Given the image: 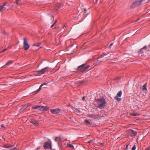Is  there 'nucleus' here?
I'll use <instances>...</instances> for the list:
<instances>
[{
    "label": "nucleus",
    "mask_w": 150,
    "mask_h": 150,
    "mask_svg": "<svg viewBox=\"0 0 150 150\" xmlns=\"http://www.w3.org/2000/svg\"><path fill=\"white\" fill-rule=\"evenodd\" d=\"M86 65V64L84 63L78 66L77 69V71L81 73H83L84 72L90 67V66L89 65H88L86 66H85Z\"/></svg>",
    "instance_id": "obj_1"
},
{
    "label": "nucleus",
    "mask_w": 150,
    "mask_h": 150,
    "mask_svg": "<svg viewBox=\"0 0 150 150\" xmlns=\"http://www.w3.org/2000/svg\"><path fill=\"white\" fill-rule=\"evenodd\" d=\"M106 103L105 99L104 98L99 99L97 101L98 107L100 109L104 108Z\"/></svg>",
    "instance_id": "obj_2"
},
{
    "label": "nucleus",
    "mask_w": 150,
    "mask_h": 150,
    "mask_svg": "<svg viewBox=\"0 0 150 150\" xmlns=\"http://www.w3.org/2000/svg\"><path fill=\"white\" fill-rule=\"evenodd\" d=\"M108 53L105 54V53H103L102 54L100 55L99 57L98 58L97 62L94 63L93 65H98L101 62H104V58H102L104 57V56L107 55L108 54Z\"/></svg>",
    "instance_id": "obj_3"
},
{
    "label": "nucleus",
    "mask_w": 150,
    "mask_h": 150,
    "mask_svg": "<svg viewBox=\"0 0 150 150\" xmlns=\"http://www.w3.org/2000/svg\"><path fill=\"white\" fill-rule=\"evenodd\" d=\"M144 2V0H138L133 3L131 6V7L132 8H134L136 7L142 5Z\"/></svg>",
    "instance_id": "obj_4"
},
{
    "label": "nucleus",
    "mask_w": 150,
    "mask_h": 150,
    "mask_svg": "<svg viewBox=\"0 0 150 150\" xmlns=\"http://www.w3.org/2000/svg\"><path fill=\"white\" fill-rule=\"evenodd\" d=\"M13 146L7 144L3 145V147L6 148L8 150H11L13 149L14 150H18L16 147L13 148Z\"/></svg>",
    "instance_id": "obj_5"
},
{
    "label": "nucleus",
    "mask_w": 150,
    "mask_h": 150,
    "mask_svg": "<svg viewBox=\"0 0 150 150\" xmlns=\"http://www.w3.org/2000/svg\"><path fill=\"white\" fill-rule=\"evenodd\" d=\"M30 47V45H28L27 40L25 38H24L23 48L25 50H28Z\"/></svg>",
    "instance_id": "obj_6"
},
{
    "label": "nucleus",
    "mask_w": 150,
    "mask_h": 150,
    "mask_svg": "<svg viewBox=\"0 0 150 150\" xmlns=\"http://www.w3.org/2000/svg\"><path fill=\"white\" fill-rule=\"evenodd\" d=\"M49 67H46L40 71H36V72H40L42 74H44L45 72H47L49 71Z\"/></svg>",
    "instance_id": "obj_7"
},
{
    "label": "nucleus",
    "mask_w": 150,
    "mask_h": 150,
    "mask_svg": "<svg viewBox=\"0 0 150 150\" xmlns=\"http://www.w3.org/2000/svg\"><path fill=\"white\" fill-rule=\"evenodd\" d=\"M50 111L51 113L53 114H57L59 113L60 112V110L58 108L50 109Z\"/></svg>",
    "instance_id": "obj_8"
},
{
    "label": "nucleus",
    "mask_w": 150,
    "mask_h": 150,
    "mask_svg": "<svg viewBox=\"0 0 150 150\" xmlns=\"http://www.w3.org/2000/svg\"><path fill=\"white\" fill-rule=\"evenodd\" d=\"M39 110L41 111H47L48 109L49 108L47 107L42 106L39 105Z\"/></svg>",
    "instance_id": "obj_9"
},
{
    "label": "nucleus",
    "mask_w": 150,
    "mask_h": 150,
    "mask_svg": "<svg viewBox=\"0 0 150 150\" xmlns=\"http://www.w3.org/2000/svg\"><path fill=\"white\" fill-rule=\"evenodd\" d=\"M44 147L45 148L47 149H51L52 148L51 144L50 143H49L47 142H46L44 143Z\"/></svg>",
    "instance_id": "obj_10"
},
{
    "label": "nucleus",
    "mask_w": 150,
    "mask_h": 150,
    "mask_svg": "<svg viewBox=\"0 0 150 150\" xmlns=\"http://www.w3.org/2000/svg\"><path fill=\"white\" fill-rule=\"evenodd\" d=\"M13 62V61L12 60L9 61L8 62L5 64L1 68H6L7 66L10 65Z\"/></svg>",
    "instance_id": "obj_11"
},
{
    "label": "nucleus",
    "mask_w": 150,
    "mask_h": 150,
    "mask_svg": "<svg viewBox=\"0 0 150 150\" xmlns=\"http://www.w3.org/2000/svg\"><path fill=\"white\" fill-rule=\"evenodd\" d=\"M89 117L93 118H98L99 117V115L98 114H97V115L89 114Z\"/></svg>",
    "instance_id": "obj_12"
},
{
    "label": "nucleus",
    "mask_w": 150,
    "mask_h": 150,
    "mask_svg": "<svg viewBox=\"0 0 150 150\" xmlns=\"http://www.w3.org/2000/svg\"><path fill=\"white\" fill-rule=\"evenodd\" d=\"M147 47L146 45L145 46L142 48L139 51V52H146L147 49Z\"/></svg>",
    "instance_id": "obj_13"
},
{
    "label": "nucleus",
    "mask_w": 150,
    "mask_h": 150,
    "mask_svg": "<svg viewBox=\"0 0 150 150\" xmlns=\"http://www.w3.org/2000/svg\"><path fill=\"white\" fill-rule=\"evenodd\" d=\"M130 133L132 135H133L134 136H136L137 135V132L135 131H134L133 130H131L129 131Z\"/></svg>",
    "instance_id": "obj_14"
},
{
    "label": "nucleus",
    "mask_w": 150,
    "mask_h": 150,
    "mask_svg": "<svg viewBox=\"0 0 150 150\" xmlns=\"http://www.w3.org/2000/svg\"><path fill=\"white\" fill-rule=\"evenodd\" d=\"M31 122L35 125H37L38 124V122L37 121L33 120H32L31 121Z\"/></svg>",
    "instance_id": "obj_15"
},
{
    "label": "nucleus",
    "mask_w": 150,
    "mask_h": 150,
    "mask_svg": "<svg viewBox=\"0 0 150 150\" xmlns=\"http://www.w3.org/2000/svg\"><path fill=\"white\" fill-rule=\"evenodd\" d=\"M26 105H24L20 109V111L22 112L23 111L25 110L27 108Z\"/></svg>",
    "instance_id": "obj_16"
},
{
    "label": "nucleus",
    "mask_w": 150,
    "mask_h": 150,
    "mask_svg": "<svg viewBox=\"0 0 150 150\" xmlns=\"http://www.w3.org/2000/svg\"><path fill=\"white\" fill-rule=\"evenodd\" d=\"M9 6V5L8 4L7 2H5L4 3V4L1 6V7L2 8V9L4 8H5V7H4V6Z\"/></svg>",
    "instance_id": "obj_17"
},
{
    "label": "nucleus",
    "mask_w": 150,
    "mask_h": 150,
    "mask_svg": "<svg viewBox=\"0 0 150 150\" xmlns=\"http://www.w3.org/2000/svg\"><path fill=\"white\" fill-rule=\"evenodd\" d=\"M40 45V43H35L33 45V46L37 47H39Z\"/></svg>",
    "instance_id": "obj_18"
},
{
    "label": "nucleus",
    "mask_w": 150,
    "mask_h": 150,
    "mask_svg": "<svg viewBox=\"0 0 150 150\" xmlns=\"http://www.w3.org/2000/svg\"><path fill=\"white\" fill-rule=\"evenodd\" d=\"M122 91H120L118 93L117 95L116 96H118L120 97L122 95Z\"/></svg>",
    "instance_id": "obj_19"
},
{
    "label": "nucleus",
    "mask_w": 150,
    "mask_h": 150,
    "mask_svg": "<svg viewBox=\"0 0 150 150\" xmlns=\"http://www.w3.org/2000/svg\"><path fill=\"white\" fill-rule=\"evenodd\" d=\"M115 98L118 101H120L121 100V99L118 97V96H116L115 97Z\"/></svg>",
    "instance_id": "obj_20"
},
{
    "label": "nucleus",
    "mask_w": 150,
    "mask_h": 150,
    "mask_svg": "<svg viewBox=\"0 0 150 150\" xmlns=\"http://www.w3.org/2000/svg\"><path fill=\"white\" fill-rule=\"evenodd\" d=\"M130 115L132 116H139V114L137 113H130Z\"/></svg>",
    "instance_id": "obj_21"
},
{
    "label": "nucleus",
    "mask_w": 150,
    "mask_h": 150,
    "mask_svg": "<svg viewBox=\"0 0 150 150\" xmlns=\"http://www.w3.org/2000/svg\"><path fill=\"white\" fill-rule=\"evenodd\" d=\"M143 90H147V88H146V84H145L143 86Z\"/></svg>",
    "instance_id": "obj_22"
},
{
    "label": "nucleus",
    "mask_w": 150,
    "mask_h": 150,
    "mask_svg": "<svg viewBox=\"0 0 150 150\" xmlns=\"http://www.w3.org/2000/svg\"><path fill=\"white\" fill-rule=\"evenodd\" d=\"M85 122L86 123H88V124H87V125H90V124H91V123H90V121H89V120H86L85 121Z\"/></svg>",
    "instance_id": "obj_23"
},
{
    "label": "nucleus",
    "mask_w": 150,
    "mask_h": 150,
    "mask_svg": "<svg viewBox=\"0 0 150 150\" xmlns=\"http://www.w3.org/2000/svg\"><path fill=\"white\" fill-rule=\"evenodd\" d=\"M58 139H59V140L60 142H61V139L60 137H56L55 139V141L56 142H57V140H58Z\"/></svg>",
    "instance_id": "obj_24"
},
{
    "label": "nucleus",
    "mask_w": 150,
    "mask_h": 150,
    "mask_svg": "<svg viewBox=\"0 0 150 150\" xmlns=\"http://www.w3.org/2000/svg\"><path fill=\"white\" fill-rule=\"evenodd\" d=\"M43 84H41L39 88L37 90V92H38L40 91L42 87L43 86Z\"/></svg>",
    "instance_id": "obj_25"
},
{
    "label": "nucleus",
    "mask_w": 150,
    "mask_h": 150,
    "mask_svg": "<svg viewBox=\"0 0 150 150\" xmlns=\"http://www.w3.org/2000/svg\"><path fill=\"white\" fill-rule=\"evenodd\" d=\"M39 106H36L35 107H32V108L33 109H38L39 110Z\"/></svg>",
    "instance_id": "obj_26"
},
{
    "label": "nucleus",
    "mask_w": 150,
    "mask_h": 150,
    "mask_svg": "<svg viewBox=\"0 0 150 150\" xmlns=\"http://www.w3.org/2000/svg\"><path fill=\"white\" fill-rule=\"evenodd\" d=\"M67 145L70 147H71V148L73 147L74 148V146L72 144H68Z\"/></svg>",
    "instance_id": "obj_27"
},
{
    "label": "nucleus",
    "mask_w": 150,
    "mask_h": 150,
    "mask_svg": "<svg viewBox=\"0 0 150 150\" xmlns=\"http://www.w3.org/2000/svg\"><path fill=\"white\" fill-rule=\"evenodd\" d=\"M136 149V147L135 145H134L132 148V150H135Z\"/></svg>",
    "instance_id": "obj_28"
},
{
    "label": "nucleus",
    "mask_w": 150,
    "mask_h": 150,
    "mask_svg": "<svg viewBox=\"0 0 150 150\" xmlns=\"http://www.w3.org/2000/svg\"><path fill=\"white\" fill-rule=\"evenodd\" d=\"M57 21H56L51 26V28H53L54 25H55V24H56V22H57Z\"/></svg>",
    "instance_id": "obj_29"
},
{
    "label": "nucleus",
    "mask_w": 150,
    "mask_h": 150,
    "mask_svg": "<svg viewBox=\"0 0 150 150\" xmlns=\"http://www.w3.org/2000/svg\"><path fill=\"white\" fill-rule=\"evenodd\" d=\"M145 150H150V146L147 147L145 149Z\"/></svg>",
    "instance_id": "obj_30"
},
{
    "label": "nucleus",
    "mask_w": 150,
    "mask_h": 150,
    "mask_svg": "<svg viewBox=\"0 0 150 150\" xmlns=\"http://www.w3.org/2000/svg\"><path fill=\"white\" fill-rule=\"evenodd\" d=\"M120 77H117V78H116L115 79V80H117V81H118V80H119L120 79Z\"/></svg>",
    "instance_id": "obj_31"
},
{
    "label": "nucleus",
    "mask_w": 150,
    "mask_h": 150,
    "mask_svg": "<svg viewBox=\"0 0 150 150\" xmlns=\"http://www.w3.org/2000/svg\"><path fill=\"white\" fill-rule=\"evenodd\" d=\"M128 145H129L128 144H127V145H126V148H125V149L124 150H127L128 146Z\"/></svg>",
    "instance_id": "obj_32"
},
{
    "label": "nucleus",
    "mask_w": 150,
    "mask_h": 150,
    "mask_svg": "<svg viewBox=\"0 0 150 150\" xmlns=\"http://www.w3.org/2000/svg\"><path fill=\"white\" fill-rule=\"evenodd\" d=\"M20 1H21V0H16V3L18 5L19 4L18 2Z\"/></svg>",
    "instance_id": "obj_33"
},
{
    "label": "nucleus",
    "mask_w": 150,
    "mask_h": 150,
    "mask_svg": "<svg viewBox=\"0 0 150 150\" xmlns=\"http://www.w3.org/2000/svg\"><path fill=\"white\" fill-rule=\"evenodd\" d=\"M1 127H2V128H5V127L4 125V124L1 125Z\"/></svg>",
    "instance_id": "obj_34"
},
{
    "label": "nucleus",
    "mask_w": 150,
    "mask_h": 150,
    "mask_svg": "<svg viewBox=\"0 0 150 150\" xmlns=\"http://www.w3.org/2000/svg\"><path fill=\"white\" fill-rule=\"evenodd\" d=\"M42 84L43 85V86L44 85H47V83H42Z\"/></svg>",
    "instance_id": "obj_35"
},
{
    "label": "nucleus",
    "mask_w": 150,
    "mask_h": 150,
    "mask_svg": "<svg viewBox=\"0 0 150 150\" xmlns=\"http://www.w3.org/2000/svg\"><path fill=\"white\" fill-rule=\"evenodd\" d=\"M7 48H6L5 49H4V50H3L1 52H5V51H6V50H7Z\"/></svg>",
    "instance_id": "obj_36"
},
{
    "label": "nucleus",
    "mask_w": 150,
    "mask_h": 150,
    "mask_svg": "<svg viewBox=\"0 0 150 150\" xmlns=\"http://www.w3.org/2000/svg\"><path fill=\"white\" fill-rule=\"evenodd\" d=\"M113 43H111V44H110V45H109V47L110 48L111 47V46L113 45Z\"/></svg>",
    "instance_id": "obj_37"
},
{
    "label": "nucleus",
    "mask_w": 150,
    "mask_h": 150,
    "mask_svg": "<svg viewBox=\"0 0 150 150\" xmlns=\"http://www.w3.org/2000/svg\"><path fill=\"white\" fill-rule=\"evenodd\" d=\"M92 141H93V140H90L89 141H88V143H91Z\"/></svg>",
    "instance_id": "obj_38"
},
{
    "label": "nucleus",
    "mask_w": 150,
    "mask_h": 150,
    "mask_svg": "<svg viewBox=\"0 0 150 150\" xmlns=\"http://www.w3.org/2000/svg\"><path fill=\"white\" fill-rule=\"evenodd\" d=\"M0 11H2V8L1 7V6L0 5Z\"/></svg>",
    "instance_id": "obj_39"
},
{
    "label": "nucleus",
    "mask_w": 150,
    "mask_h": 150,
    "mask_svg": "<svg viewBox=\"0 0 150 150\" xmlns=\"http://www.w3.org/2000/svg\"><path fill=\"white\" fill-rule=\"evenodd\" d=\"M83 83V82L82 81H80L79 82V83H80V84H82Z\"/></svg>",
    "instance_id": "obj_40"
},
{
    "label": "nucleus",
    "mask_w": 150,
    "mask_h": 150,
    "mask_svg": "<svg viewBox=\"0 0 150 150\" xmlns=\"http://www.w3.org/2000/svg\"><path fill=\"white\" fill-rule=\"evenodd\" d=\"M85 97L84 96H83L82 98V100L84 101L85 99Z\"/></svg>",
    "instance_id": "obj_41"
},
{
    "label": "nucleus",
    "mask_w": 150,
    "mask_h": 150,
    "mask_svg": "<svg viewBox=\"0 0 150 150\" xmlns=\"http://www.w3.org/2000/svg\"><path fill=\"white\" fill-rule=\"evenodd\" d=\"M87 11V10L86 9H85L84 10V13H86V12Z\"/></svg>",
    "instance_id": "obj_42"
},
{
    "label": "nucleus",
    "mask_w": 150,
    "mask_h": 150,
    "mask_svg": "<svg viewBox=\"0 0 150 150\" xmlns=\"http://www.w3.org/2000/svg\"><path fill=\"white\" fill-rule=\"evenodd\" d=\"M140 20V19L139 18H138V19L137 20H136L135 21V22H138V21H139Z\"/></svg>",
    "instance_id": "obj_43"
},
{
    "label": "nucleus",
    "mask_w": 150,
    "mask_h": 150,
    "mask_svg": "<svg viewBox=\"0 0 150 150\" xmlns=\"http://www.w3.org/2000/svg\"><path fill=\"white\" fill-rule=\"evenodd\" d=\"M4 34H5L6 35H8V33H6L5 31H4Z\"/></svg>",
    "instance_id": "obj_44"
},
{
    "label": "nucleus",
    "mask_w": 150,
    "mask_h": 150,
    "mask_svg": "<svg viewBox=\"0 0 150 150\" xmlns=\"http://www.w3.org/2000/svg\"><path fill=\"white\" fill-rule=\"evenodd\" d=\"M57 142L58 143H59V142H60L59 141V139H58V140H57Z\"/></svg>",
    "instance_id": "obj_45"
},
{
    "label": "nucleus",
    "mask_w": 150,
    "mask_h": 150,
    "mask_svg": "<svg viewBox=\"0 0 150 150\" xmlns=\"http://www.w3.org/2000/svg\"><path fill=\"white\" fill-rule=\"evenodd\" d=\"M65 25H64L63 26V28H64V26H65Z\"/></svg>",
    "instance_id": "obj_46"
},
{
    "label": "nucleus",
    "mask_w": 150,
    "mask_h": 150,
    "mask_svg": "<svg viewBox=\"0 0 150 150\" xmlns=\"http://www.w3.org/2000/svg\"><path fill=\"white\" fill-rule=\"evenodd\" d=\"M106 58H107V57H105Z\"/></svg>",
    "instance_id": "obj_47"
},
{
    "label": "nucleus",
    "mask_w": 150,
    "mask_h": 150,
    "mask_svg": "<svg viewBox=\"0 0 150 150\" xmlns=\"http://www.w3.org/2000/svg\"><path fill=\"white\" fill-rule=\"evenodd\" d=\"M96 1H98V0H96Z\"/></svg>",
    "instance_id": "obj_48"
}]
</instances>
